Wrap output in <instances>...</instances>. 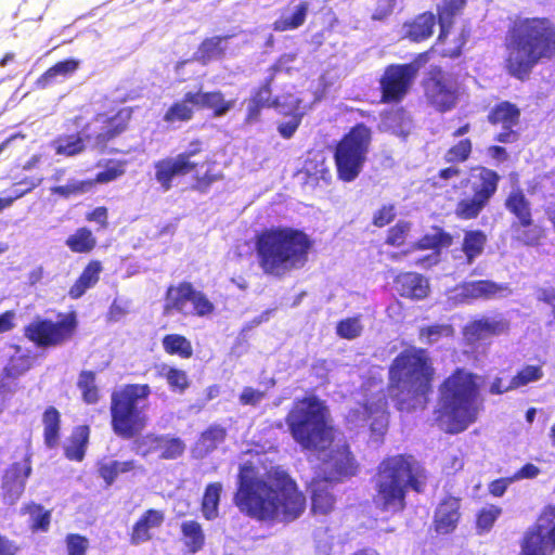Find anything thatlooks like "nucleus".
Here are the masks:
<instances>
[{
  "mask_svg": "<svg viewBox=\"0 0 555 555\" xmlns=\"http://www.w3.org/2000/svg\"><path fill=\"white\" fill-rule=\"evenodd\" d=\"M193 306V313L197 317H206L214 312L215 306L208 297L201 291L194 289L191 301Z\"/></svg>",
  "mask_w": 555,
  "mask_h": 555,
  "instance_id": "nucleus-64",
  "label": "nucleus"
},
{
  "mask_svg": "<svg viewBox=\"0 0 555 555\" xmlns=\"http://www.w3.org/2000/svg\"><path fill=\"white\" fill-rule=\"evenodd\" d=\"M505 209L516 219L512 230L516 238L527 246H535L541 240V231L534 224L531 203L520 188L513 189L504 201Z\"/></svg>",
  "mask_w": 555,
  "mask_h": 555,
  "instance_id": "nucleus-13",
  "label": "nucleus"
},
{
  "mask_svg": "<svg viewBox=\"0 0 555 555\" xmlns=\"http://www.w3.org/2000/svg\"><path fill=\"white\" fill-rule=\"evenodd\" d=\"M254 244L262 272L282 278L307 264L313 241L300 229L271 227L256 233Z\"/></svg>",
  "mask_w": 555,
  "mask_h": 555,
  "instance_id": "nucleus-5",
  "label": "nucleus"
},
{
  "mask_svg": "<svg viewBox=\"0 0 555 555\" xmlns=\"http://www.w3.org/2000/svg\"><path fill=\"white\" fill-rule=\"evenodd\" d=\"M520 108L509 101H501L494 104L487 115V121L490 125L502 128L495 134L494 140L504 144L517 142L519 132L516 128L520 122Z\"/></svg>",
  "mask_w": 555,
  "mask_h": 555,
  "instance_id": "nucleus-18",
  "label": "nucleus"
},
{
  "mask_svg": "<svg viewBox=\"0 0 555 555\" xmlns=\"http://www.w3.org/2000/svg\"><path fill=\"white\" fill-rule=\"evenodd\" d=\"M503 48L506 74L526 81L538 64L555 59V22L546 16H516L507 26Z\"/></svg>",
  "mask_w": 555,
  "mask_h": 555,
  "instance_id": "nucleus-2",
  "label": "nucleus"
},
{
  "mask_svg": "<svg viewBox=\"0 0 555 555\" xmlns=\"http://www.w3.org/2000/svg\"><path fill=\"white\" fill-rule=\"evenodd\" d=\"M555 551V504L540 511L534 524L524 533L518 555H548Z\"/></svg>",
  "mask_w": 555,
  "mask_h": 555,
  "instance_id": "nucleus-12",
  "label": "nucleus"
},
{
  "mask_svg": "<svg viewBox=\"0 0 555 555\" xmlns=\"http://www.w3.org/2000/svg\"><path fill=\"white\" fill-rule=\"evenodd\" d=\"M89 125H86L80 132L73 134H62L54 140L55 152L59 155L75 156L86 149V142H92V133L88 131Z\"/></svg>",
  "mask_w": 555,
  "mask_h": 555,
  "instance_id": "nucleus-35",
  "label": "nucleus"
},
{
  "mask_svg": "<svg viewBox=\"0 0 555 555\" xmlns=\"http://www.w3.org/2000/svg\"><path fill=\"white\" fill-rule=\"evenodd\" d=\"M487 244V235L481 230H467L464 232L462 251L465 255V263L472 264L476 258L482 255Z\"/></svg>",
  "mask_w": 555,
  "mask_h": 555,
  "instance_id": "nucleus-45",
  "label": "nucleus"
},
{
  "mask_svg": "<svg viewBox=\"0 0 555 555\" xmlns=\"http://www.w3.org/2000/svg\"><path fill=\"white\" fill-rule=\"evenodd\" d=\"M143 474L145 472L144 466L140 465L135 460L118 461H99L96 463L98 476L103 479L106 487H111L119 475L124 474Z\"/></svg>",
  "mask_w": 555,
  "mask_h": 555,
  "instance_id": "nucleus-32",
  "label": "nucleus"
},
{
  "mask_svg": "<svg viewBox=\"0 0 555 555\" xmlns=\"http://www.w3.org/2000/svg\"><path fill=\"white\" fill-rule=\"evenodd\" d=\"M301 172L305 175L306 184L318 186L321 183L330 184L332 182V171L326 157L320 153H310L305 159Z\"/></svg>",
  "mask_w": 555,
  "mask_h": 555,
  "instance_id": "nucleus-31",
  "label": "nucleus"
},
{
  "mask_svg": "<svg viewBox=\"0 0 555 555\" xmlns=\"http://www.w3.org/2000/svg\"><path fill=\"white\" fill-rule=\"evenodd\" d=\"M397 293L411 300H423L430 293L429 282L421 273L408 271L397 274L393 279Z\"/></svg>",
  "mask_w": 555,
  "mask_h": 555,
  "instance_id": "nucleus-28",
  "label": "nucleus"
},
{
  "mask_svg": "<svg viewBox=\"0 0 555 555\" xmlns=\"http://www.w3.org/2000/svg\"><path fill=\"white\" fill-rule=\"evenodd\" d=\"M427 474L411 454H395L384 457L373 478V503L380 512L402 513L406 508L409 489L416 493L425 490Z\"/></svg>",
  "mask_w": 555,
  "mask_h": 555,
  "instance_id": "nucleus-4",
  "label": "nucleus"
},
{
  "mask_svg": "<svg viewBox=\"0 0 555 555\" xmlns=\"http://www.w3.org/2000/svg\"><path fill=\"white\" fill-rule=\"evenodd\" d=\"M77 387L81 392V399L86 404H95L100 400V390L96 386V374L90 370H83L78 375Z\"/></svg>",
  "mask_w": 555,
  "mask_h": 555,
  "instance_id": "nucleus-52",
  "label": "nucleus"
},
{
  "mask_svg": "<svg viewBox=\"0 0 555 555\" xmlns=\"http://www.w3.org/2000/svg\"><path fill=\"white\" fill-rule=\"evenodd\" d=\"M436 24V15L433 12H422L403 23V37L412 42H423L434 35Z\"/></svg>",
  "mask_w": 555,
  "mask_h": 555,
  "instance_id": "nucleus-30",
  "label": "nucleus"
},
{
  "mask_svg": "<svg viewBox=\"0 0 555 555\" xmlns=\"http://www.w3.org/2000/svg\"><path fill=\"white\" fill-rule=\"evenodd\" d=\"M194 287L190 282H181L178 285H170L165 295L164 311L170 313L172 311L183 312L185 305L191 301L194 296Z\"/></svg>",
  "mask_w": 555,
  "mask_h": 555,
  "instance_id": "nucleus-38",
  "label": "nucleus"
},
{
  "mask_svg": "<svg viewBox=\"0 0 555 555\" xmlns=\"http://www.w3.org/2000/svg\"><path fill=\"white\" fill-rule=\"evenodd\" d=\"M195 109L193 91H188L183 94L181 100L170 104L163 115V120L168 125L188 122L193 119Z\"/></svg>",
  "mask_w": 555,
  "mask_h": 555,
  "instance_id": "nucleus-36",
  "label": "nucleus"
},
{
  "mask_svg": "<svg viewBox=\"0 0 555 555\" xmlns=\"http://www.w3.org/2000/svg\"><path fill=\"white\" fill-rule=\"evenodd\" d=\"M231 37L230 35H225L205 38L197 48L195 59L202 64H208L214 60L222 59L227 50L224 43Z\"/></svg>",
  "mask_w": 555,
  "mask_h": 555,
  "instance_id": "nucleus-40",
  "label": "nucleus"
},
{
  "mask_svg": "<svg viewBox=\"0 0 555 555\" xmlns=\"http://www.w3.org/2000/svg\"><path fill=\"white\" fill-rule=\"evenodd\" d=\"M468 40V33L462 29L456 36L453 38H447L446 43H440L438 48L439 55L443 59H457L462 55L463 49L466 46Z\"/></svg>",
  "mask_w": 555,
  "mask_h": 555,
  "instance_id": "nucleus-57",
  "label": "nucleus"
},
{
  "mask_svg": "<svg viewBox=\"0 0 555 555\" xmlns=\"http://www.w3.org/2000/svg\"><path fill=\"white\" fill-rule=\"evenodd\" d=\"M327 417L324 402L311 395L294 401L285 422L301 449L321 451L333 440V427L328 425Z\"/></svg>",
  "mask_w": 555,
  "mask_h": 555,
  "instance_id": "nucleus-7",
  "label": "nucleus"
},
{
  "mask_svg": "<svg viewBox=\"0 0 555 555\" xmlns=\"http://www.w3.org/2000/svg\"><path fill=\"white\" fill-rule=\"evenodd\" d=\"M203 151L204 142L201 139H193L186 150L177 154V156L193 171L191 190L206 194L214 183L223 180L224 175L222 171L214 169L216 160L211 157H206L202 163L193 160V157L199 155Z\"/></svg>",
  "mask_w": 555,
  "mask_h": 555,
  "instance_id": "nucleus-14",
  "label": "nucleus"
},
{
  "mask_svg": "<svg viewBox=\"0 0 555 555\" xmlns=\"http://www.w3.org/2000/svg\"><path fill=\"white\" fill-rule=\"evenodd\" d=\"M233 502L242 514L259 521L289 522L306 507L305 494L286 472L271 470L262 478L251 462L240 465Z\"/></svg>",
  "mask_w": 555,
  "mask_h": 555,
  "instance_id": "nucleus-1",
  "label": "nucleus"
},
{
  "mask_svg": "<svg viewBox=\"0 0 555 555\" xmlns=\"http://www.w3.org/2000/svg\"><path fill=\"white\" fill-rule=\"evenodd\" d=\"M166 520L164 509L147 508L132 524L128 537L131 545H141L153 540L155 532L160 530Z\"/></svg>",
  "mask_w": 555,
  "mask_h": 555,
  "instance_id": "nucleus-26",
  "label": "nucleus"
},
{
  "mask_svg": "<svg viewBox=\"0 0 555 555\" xmlns=\"http://www.w3.org/2000/svg\"><path fill=\"white\" fill-rule=\"evenodd\" d=\"M461 302L470 304L477 300H491L511 293L508 284L492 280L464 281L456 286Z\"/></svg>",
  "mask_w": 555,
  "mask_h": 555,
  "instance_id": "nucleus-23",
  "label": "nucleus"
},
{
  "mask_svg": "<svg viewBox=\"0 0 555 555\" xmlns=\"http://www.w3.org/2000/svg\"><path fill=\"white\" fill-rule=\"evenodd\" d=\"M159 375L166 379L172 392L184 393L190 388L191 380L188 373L182 369L164 365Z\"/></svg>",
  "mask_w": 555,
  "mask_h": 555,
  "instance_id": "nucleus-55",
  "label": "nucleus"
},
{
  "mask_svg": "<svg viewBox=\"0 0 555 555\" xmlns=\"http://www.w3.org/2000/svg\"><path fill=\"white\" fill-rule=\"evenodd\" d=\"M79 67V62L74 59H66L55 63L37 80L38 83L46 87L57 80L59 77L65 79L73 75Z\"/></svg>",
  "mask_w": 555,
  "mask_h": 555,
  "instance_id": "nucleus-51",
  "label": "nucleus"
},
{
  "mask_svg": "<svg viewBox=\"0 0 555 555\" xmlns=\"http://www.w3.org/2000/svg\"><path fill=\"white\" fill-rule=\"evenodd\" d=\"M43 443L49 449H55L61 440V413L55 406H48L42 413Z\"/></svg>",
  "mask_w": 555,
  "mask_h": 555,
  "instance_id": "nucleus-39",
  "label": "nucleus"
},
{
  "mask_svg": "<svg viewBox=\"0 0 555 555\" xmlns=\"http://www.w3.org/2000/svg\"><path fill=\"white\" fill-rule=\"evenodd\" d=\"M89 436L88 425L76 426L72 431L68 444L64 448L65 457L69 461L81 462L86 455Z\"/></svg>",
  "mask_w": 555,
  "mask_h": 555,
  "instance_id": "nucleus-41",
  "label": "nucleus"
},
{
  "mask_svg": "<svg viewBox=\"0 0 555 555\" xmlns=\"http://www.w3.org/2000/svg\"><path fill=\"white\" fill-rule=\"evenodd\" d=\"M326 479L341 482L359 473V463L348 443L333 448L324 461Z\"/></svg>",
  "mask_w": 555,
  "mask_h": 555,
  "instance_id": "nucleus-20",
  "label": "nucleus"
},
{
  "mask_svg": "<svg viewBox=\"0 0 555 555\" xmlns=\"http://www.w3.org/2000/svg\"><path fill=\"white\" fill-rule=\"evenodd\" d=\"M411 229L412 223L410 221L399 220L387 230L385 244L392 247L405 245Z\"/></svg>",
  "mask_w": 555,
  "mask_h": 555,
  "instance_id": "nucleus-60",
  "label": "nucleus"
},
{
  "mask_svg": "<svg viewBox=\"0 0 555 555\" xmlns=\"http://www.w3.org/2000/svg\"><path fill=\"white\" fill-rule=\"evenodd\" d=\"M151 395L149 384H125L111 393V427L125 440L139 436L147 425L145 401Z\"/></svg>",
  "mask_w": 555,
  "mask_h": 555,
  "instance_id": "nucleus-8",
  "label": "nucleus"
},
{
  "mask_svg": "<svg viewBox=\"0 0 555 555\" xmlns=\"http://www.w3.org/2000/svg\"><path fill=\"white\" fill-rule=\"evenodd\" d=\"M330 481L323 478L311 482V511L313 514L327 515L334 509L336 498L328 485Z\"/></svg>",
  "mask_w": 555,
  "mask_h": 555,
  "instance_id": "nucleus-34",
  "label": "nucleus"
},
{
  "mask_svg": "<svg viewBox=\"0 0 555 555\" xmlns=\"http://www.w3.org/2000/svg\"><path fill=\"white\" fill-rule=\"evenodd\" d=\"M434 233L424 234L411 246L413 250L433 249L437 253L441 248H448L453 244V236L440 227L433 228Z\"/></svg>",
  "mask_w": 555,
  "mask_h": 555,
  "instance_id": "nucleus-44",
  "label": "nucleus"
},
{
  "mask_svg": "<svg viewBox=\"0 0 555 555\" xmlns=\"http://www.w3.org/2000/svg\"><path fill=\"white\" fill-rule=\"evenodd\" d=\"M422 87L426 103L439 113L454 109L460 101V82L441 66L430 67Z\"/></svg>",
  "mask_w": 555,
  "mask_h": 555,
  "instance_id": "nucleus-11",
  "label": "nucleus"
},
{
  "mask_svg": "<svg viewBox=\"0 0 555 555\" xmlns=\"http://www.w3.org/2000/svg\"><path fill=\"white\" fill-rule=\"evenodd\" d=\"M227 427L214 423L207 426L198 436L196 447L204 453L209 454L227 440Z\"/></svg>",
  "mask_w": 555,
  "mask_h": 555,
  "instance_id": "nucleus-43",
  "label": "nucleus"
},
{
  "mask_svg": "<svg viewBox=\"0 0 555 555\" xmlns=\"http://www.w3.org/2000/svg\"><path fill=\"white\" fill-rule=\"evenodd\" d=\"M461 518V499L448 494L435 507L433 529L437 535L452 534L457 529Z\"/></svg>",
  "mask_w": 555,
  "mask_h": 555,
  "instance_id": "nucleus-25",
  "label": "nucleus"
},
{
  "mask_svg": "<svg viewBox=\"0 0 555 555\" xmlns=\"http://www.w3.org/2000/svg\"><path fill=\"white\" fill-rule=\"evenodd\" d=\"M102 269L100 260H90L70 286L68 291L69 297L72 299H79L82 297L89 288L93 287L99 282Z\"/></svg>",
  "mask_w": 555,
  "mask_h": 555,
  "instance_id": "nucleus-37",
  "label": "nucleus"
},
{
  "mask_svg": "<svg viewBox=\"0 0 555 555\" xmlns=\"http://www.w3.org/2000/svg\"><path fill=\"white\" fill-rule=\"evenodd\" d=\"M133 109L129 106L118 108L114 114L98 113L93 120L100 124L101 130L92 133L93 146L104 151L108 143L121 135L129 127Z\"/></svg>",
  "mask_w": 555,
  "mask_h": 555,
  "instance_id": "nucleus-19",
  "label": "nucleus"
},
{
  "mask_svg": "<svg viewBox=\"0 0 555 555\" xmlns=\"http://www.w3.org/2000/svg\"><path fill=\"white\" fill-rule=\"evenodd\" d=\"M541 364H528L522 366L511 379L509 388L518 389L543 377Z\"/></svg>",
  "mask_w": 555,
  "mask_h": 555,
  "instance_id": "nucleus-56",
  "label": "nucleus"
},
{
  "mask_svg": "<svg viewBox=\"0 0 555 555\" xmlns=\"http://www.w3.org/2000/svg\"><path fill=\"white\" fill-rule=\"evenodd\" d=\"M155 180L164 191H169L173 185L176 177H183L193 173L191 169L177 155L164 157L154 163Z\"/></svg>",
  "mask_w": 555,
  "mask_h": 555,
  "instance_id": "nucleus-29",
  "label": "nucleus"
},
{
  "mask_svg": "<svg viewBox=\"0 0 555 555\" xmlns=\"http://www.w3.org/2000/svg\"><path fill=\"white\" fill-rule=\"evenodd\" d=\"M221 492L220 482H210L206 486L201 502V511L205 519L214 520L218 517Z\"/></svg>",
  "mask_w": 555,
  "mask_h": 555,
  "instance_id": "nucleus-48",
  "label": "nucleus"
},
{
  "mask_svg": "<svg viewBox=\"0 0 555 555\" xmlns=\"http://www.w3.org/2000/svg\"><path fill=\"white\" fill-rule=\"evenodd\" d=\"M511 321L503 313L481 315L468 321L462 328L465 343L476 346L490 338L508 335Z\"/></svg>",
  "mask_w": 555,
  "mask_h": 555,
  "instance_id": "nucleus-17",
  "label": "nucleus"
},
{
  "mask_svg": "<svg viewBox=\"0 0 555 555\" xmlns=\"http://www.w3.org/2000/svg\"><path fill=\"white\" fill-rule=\"evenodd\" d=\"M67 555H87L89 540L79 533H68L65 537Z\"/></svg>",
  "mask_w": 555,
  "mask_h": 555,
  "instance_id": "nucleus-63",
  "label": "nucleus"
},
{
  "mask_svg": "<svg viewBox=\"0 0 555 555\" xmlns=\"http://www.w3.org/2000/svg\"><path fill=\"white\" fill-rule=\"evenodd\" d=\"M372 144V130L364 122L352 126L335 144L333 158L337 179L349 183L362 172Z\"/></svg>",
  "mask_w": 555,
  "mask_h": 555,
  "instance_id": "nucleus-9",
  "label": "nucleus"
},
{
  "mask_svg": "<svg viewBox=\"0 0 555 555\" xmlns=\"http://www.w3.org/2000/svg\"><path fill=\"white\" fill-rule=\"evenodd\" d=\"M454 328L451 324H430L420 327L418 338L427 345H433L442 337H451Z\"/></svg>",
  "mask_w": 555,
  "mask_h": 555,
  "instance_id": "nucleus-58",
  "label": "nucleus"
},
{
  "mask_svg": "<svg viewBox=\"0 0 555 555\" xmlns=\"http://www.w3.org/2000/svg\"><path fill=\"white\" fill-rule=\"evenodd\" d=\"M409 65L389 64L378 79L380 103L398 104L409 93L415 80Z\"/></svg>",
  "mask_w": 555,
  "mask_h": 555,
  "instance_id": "nucleus-16",
  "label": "nucleus"
},
{
  "mask_svg": "<svg viewBox=\"0 0 555 555\" xmlns=\"http://www.w3.org/2000/svg\"><path fill=\"white\" fill-rule=\"evenodd\" d=\"M361 315L343 319L336 324V335L343 339L352 340L362 335Z\"/></svg>",
  "mask_w": 555,
  "mask_h": 555,
  "instance_id": "nucleus-59",
  "label": "nucleus"
},
{
  "mask_svg": "<svg viewBox=\"0 0 555 555\" xmlns=\"http://www.w3.org/2000/svg\"><path fill=\"white\" fill-rule=\"evenodd\" d=\"M182 541L188 552L195 554L205 545V533L196 520H185L180 525Z\"/></svg>",
  "mask_w": 555,
  "mask_h": 555,
  "instance_id": "nucleus-46",
  "label": "nucleus"
},
{
  "mask_svg": "<svg viewBox=\"0 0 555 555\" xmlns=\"http://www.w3.org/2000/svg\"><path fill=\"white\" fill-rule=\"evenodd\" d=\"M309 11V2L301 1L299 2L294 12L291 15H282L273 23V29L275 31H288L294 30L301 27L307 18Z\"/></svg>",
  "mask_w": 555,
  "mask_h": 555,
  "instance_id": "nucleus-49",
  "label": "nucleus"
},
{
  "mask_svg": "<svg viewBox=\"0 0 555 555\" xmlns=\"http://www.w3.org/2000/svg\"><path fill=\"white\" fill-rule=\"evenodd\" d=\"M66 247L74 254H90L98 245V240L88 227L77 228L65 240Z\"/></svg>",
  "mask_w": 555,
  "mask_h": 555,
  "instance_id": "nucleus-42",
  "label": "nucleus"
},
{
  "mask_svg": "<svg viewBox=\"0 0 555 555\" xmlns=\"http://www.w3.org/2000/svg\"><path fill=\"white\" fill-rule=\"evenodd\" d=\"M503 509L496 504H487L477 511L475 516V528L478 534L488 533L501 517Z\"/></svg>",
  "mask_w": 555,
  "mask_h": 555,
  "instance_id": "nucleus-53",
  "label": "nucleus"
},
{
  "mask_svg": "<svg viewBox=\"0 0 555 555\" xmlns=\"http://www.w3.org/2000/svg\"><path fill=\"white\" fill-rule=\"evenodd\" d=\"M477 376L464 369H455L441 384V413L447 417L450 434H459L475 423L481 402Z\"/></svg>",
  "mask_w": 555,
  "mask_h": 555,
  "instance_id": "nucleus-6",
  "label": "nucleus"
},
{
  "mask_svg": "<svg viewBox=\"0 0 555 555\" xmlns=\"http://www.w3.org/2000/svg\"><path fill=\"white\" fill-rule=\"evenodd\" d=\"M162 346L168 356L190 359L194 354L192 343L182 334H166L162 338Z\"/></svg>",
  "mask_w": 555,
  "mask_h": 555,
  "instance_id": "nucleus-47",
  "label": "nucleus"
},
{
  "mask_svg": "<svg viewBox=\"0 0 555 555\" xmlns=\"http://www.w3.org/2000/svg\"><path fill=\"white\" fill-rule=\"evenodd\" d=\"M135 443L143 456L158 453L162 460H177L184 454L186 448L181 438L169 435L147 434Z\"/></svg>",
  "mask_w": 555,
  "mask_h": 555,
  "instance_id": "nucleus-22",
  "label": "nucleus"
},
{
  "mask_svg": "<svg viewBox=\"0 0 555 555\" xmlns=\"http://www.w3.org/2000/svg\"><path fill=\"white\" fill-rule=\"evenodd\" d=\"M500 175L486 166H477L469 179L462 184L469 186L472 195L457 201L454 215L460 220L478 218L481 211L489 205L499 189Z\"/></svg>",
  "mask_w": 555,
  "mask_h": 555,
  "instance_id": "nucleus-10",
  "label": "nucleus"
},
{
  "mask_svg": "<svg viewBox=\"0 0 555 555\" xmlns=\"http://www.w3.org/2000/svg\"><path fill=\"white\" fill-rule=\"evenodd\" d=\"M473 141L469 138L459 140L452 144L443 154V162L447 165L460 166L465 164L472 156Z\"/></svg>",
  "mask_w": 555,
  "mask_h": 555,
  "instance_id": "nucleus-54",
  "label": "nucleus"
},
{
  "mask_svg": "<svg viewBox=\"0 0 555 555\" xmlns=\"http://www.w3.org/2000/svg\"><path fill=\"white\" fill-rule=\"evenodd\" d=\"M196 109H209L214 117H222L230 112L235 101L227 100L220 90L193 92Z\"/></svg>",
  "mask_w": 555,
  "mask_h": 555,
  "instance_id": "nucleus-33",
  "label": "nucleus"
},
{
  "mask_svg": "<svg viewBox=\"0 0 555 555\" xmlns=\"http://www.w3.org/2000/svg\"><path fill=\"white\" fill-rule=\"evenodd\" d=\"M273 73L268 76L257 88H255L247 100L246 115L244 122L247 125L256 124L260 120L261 112L264 108H278L281 105L279 96L272 93L276 66L272 67Z\"/></svg>",
  "mask_w": 555,
  "mask_h": 555,
  "instance_id": "nucleus-21",
  "label": "nucleus"
},
{
  "mask_svg": "<svg viewBox=\"0 0 555 555\" xmlns=\"http://www.w3.org/2000/svg\"><path fill=\"white\" fill-rule=\"evenodd\" d=\"M93 186V181L91 180H72L68 181L64 185H59L52 189L54 194L68 198L70 196H75L78 194L86 193L91 190Z\"/></svg>",
  "mask_w": 555,
  "mask_h": 555,
  "instance_id": "nucleus-61",
  "label": "nucleus"
},
{
  "mask_svg": "<svg viewBox=\"0 0 555 555\" xmlns=\"http://www.w3.org/2000/svg\"><path fill=\"white\" fill-rule=\"evenodd\" d=\"M436 371L433 360L424 348L402 350L388 367V391L398 411L424 408L433 392Z\"/></svg>",
  "mask_w": 555,
  "mask_h": 555,
  "instance_id": "nucleus-3",
  "label": "nucleus"
},
{
  "mask_svg": "<svg viewBox=\"0 0 555 555\" xmlns=\"http://www.w3.org/2000/svg\"><path fill=\"white\" fill-rule=\"evenodd\" d=\"M388 401L385 395H380L376 400L365 401L361 409L353 410L351 415L362 418L369 423L372 436L380 439L385 436L389 424V412L387 410Z\"/></svg>",
  "mask_w": 555,
  "mask_h": 555,
  "instance_id": "nucleus-24",
  "label": "nucleus"
},
{
  "mask_svg": "<svg viewBox=\"0 0 555 555\" xmlns=\"http://www.w3.org/2000/svg\"><path fill=\"white\" fill-rule=\"evenodd\" d=\"M397 217V208L395 204L382 205L372 217V224L376 228H384L390 224Z\"/></svg>",
  "mask_w": 555,
  "mask_h": 555,
  "instance_id": "nucleus-62",
  "label": "nucleus"
},
{
  "mask_svg": "<svg viewBox=\"0 0 555 555\" xmlns=\"http://www.w3.org/2000/svg\"><path fill=\"white\" fill-rule=\"evenodd\" d=\"M30 473V465L25 466L21 463H13L4 472L2 487L8 491L20 492Z\"/></svg>",
  "mask_w": 555,
  "mask_h": 555,
  "instance_id": "nucleus-50",
  "label": "nucleus"
},
{
  "mask_svg": "<svg viewBox=\"0 0 555 555\" xmlns=\"http://www.w3.org/2000/svg\"><path fill=\"white\" fill-rule=\"evenodd\" d=\"M435 2L436 22L439 25V35L436 46L446 43L454 24L455 16L460 15L467 4V0H433Z\"/></svg>",
  "mask_w": 555,
  "mask_h": 555,
  "instance_id": "nucleus-27",
  "label": "nucleus"
},
{
  "mask_svg": "<svg viewBox=\"0 0 555 555\" xmlns=\"http://www.w3.org/2000/svg\"><path fill=\"white\" fill-rule=\"evenodd\" d=\"M78 327L77 313H59L55 321L37 320V347L55 348L70 341Z\"/></svg>",
  "mask_w": 555,
  "mask_h": 555,
  "instance_id": "nucleus-15",
  "label": "nucleus"
}]
</instances>
